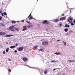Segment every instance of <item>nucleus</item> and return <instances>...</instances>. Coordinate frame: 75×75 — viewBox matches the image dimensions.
Segmentation results:
<instances>
[{"instance_id":"f257e3e1","label":"nucleus","mask_w":75,"mask_h":75,"mask_svg":"<svg viewBox=\"0 0 75 75\" xmlns=\"http://www.w3.org/2000/svg\"><path fill=\"white\" fill-rule=\"evenodd\" d=\"M9 29L11 31H15V30H14V26L13 25L9 27Z\"/></svg>"},{"instance_id":"f03ea898","label":"nucleus","mask_w":75,"mask_h":75,"mask_svg":"<svg viewBox=\"0 0 75 75\" xmlns=\"http://www.w3.org/2000/svg\"><path fill=\"white\" fill-rule=\"evenodd\" d=\"M42 45H43V46L46 47V46H47V45L48 44V42H47L44 41L42 42Z\"/></svg>"},{"instance_id":"7ed1b4c3","label":"nucleus","mask_w":75,"mask_h":75,"mask_svg":"<svg viewBox=\"0 0 75 75\" xmlns=\"http://www.w3.org/2000/svg\"><path fill=\"white\" fill-rule=\"evenodd\" d=\"M23 48H24V47H23V46L19 47L18 49V51H23Z\"/></svg>"},{"instance_id":"20e7f679","label":"nucleus","mask_w":75,"mask_h":75,"mask_svg":"<svg viewBox=\"0 0 75 75\" xmlns=\"http://www.w3.org/2000/svg\"><path fill=\"white\" fill-rule=\"evenodd\" d=\"M7 34L6 32H0V35H6Z\"/></svg>"},{"instance_id":"39448f33","label":"nucleus","mask_w":75,"mask_h":75,"mask_svg":"<svg viewBox=\"0 0 75 75\" xmlns=\"http://www.w3.org/2000/svg\"><path fill=\"white\" fill-rule=\"evenodd\" d=\"M25 66H26V67H28L29 68H33V69H38V70H39V69H38V68H35V67H30V66H29L28 65H25Z\"/></svg>"},{"instance_id":"423d86ee","label":"nucleus","mask_w":75,"mask_h":75,"mask_svg":"<svg viewBox=\"0 0 75 75\" xmlns=\"http://www.w3.org/2000/svg\"><path fill=\"white\" fill-rule=\"evenodd\" d=\"M66 19V18L65 17H62V18H60V21H62V20H65Z\"/></svg>"},{"instance_id":"0eeeda50","label":"nucleus","mask_w":75,"mask_h":75,"mask_svg":"<svg viewBox=\"0 0 75 75\" xmlns=\"http://www.w3.org/2000/svg\"><path fill=\"white\" fill-rule=\"evenodd\" d=\"M13 35H6L5 36V37H12V36H13Z\"/></svg>"},{"instance_id":"6e6552de","label":"nucleus","mask_w":75,"mask_h":75,"mask_svg":"<svg viewBox=\"0 0 75 75\" xmlns=\"http://www.w3.org/2000/svg\"><path fill=\"white\" fill-rule=\"evenodd\" d=\"M23 60L24 61H27L28 59L26 57H24L23 58Z\"/></svg>"},{"instance_id":"1a4fd4ad","label":"nucleus","mask_w":75,"mask_h":75,"mask_svg":"<svg viewBox=\"0 0 75 75\" xmlns=\"http://www.w3.org/2000/svg\"><path fill=\"white\" fill-rule=\"evenodd\" d=\"M17 46L16 45H14L11 46L10 47V48H12V49H13L14 48H16V47Z\"/></svg>"},{"instance_id":"9d476101","label":"nucleus","mask_w":75,"mask_h":75,"mask_svg":"<svg viewBox=\"0 0 75 75\" xmlns=\"http://www.w3.org/2000/svg\"><path fill=\"white\" fill-rule=\"evenodd\" d=\"M59 21V20L58 19H54V22H55V23H57V22H58V21Z\"/></svg>"},{"instance_id":"9b49d317","label":"nucleus","mask_w":75,"mask_h":75,"mask_svg":"<svg viewBox=\"0 0 75 75\" xmlns=\"http://www.w3.org/2000/svg\"><path fill=\"white\" fill-rule=\"evenodd\" d=\"M23 31H25L27 30V27L26 26H24L23 27Z\"/></svg>"},{"instance_id":"f8f14e48","label":"nucleus","mask_w":75,"mask_h":75,"mask_svg":"<svg viewBox=\"0 0 75 75\" xmlns=\"http://www.w3.org/2000/svg\"><path fill=\"white\" fill-rule=\"evenodd\" d=\"M5 25L2 23H0V27H4Z\"/></svg>"},{"instance_id":"ddd939ff","label":"nucleus","mask_w":75,"mask_h":75,"mask_svg":"<svg viewBox=\"0 0 75 75\" xmlns=\"http://www.w3.org/2000/svg\"><path fill=\"white\" fill-rule=\"evenodd\" d=\"M75 62V60L67 61V62H69V63L71 62Z\"/></svg>"},{"instance_id":"4468645a","label":"nucleus","mask_w":75,"mask_h":75,"mask_svg":"<svg viewBox=\"0 0 75 75\" xmlns=\"http://www.w3.org/2000/svg\"><path fill=\"white\" fill-rule=\"evenodd\" d=\"M54 54H56V55H58L59 54H61V53H60V52L57 53V52H56L54 53Z\"/></svg>"},{"instance_id":"2eb2a0df","label":"nucleus","mask_w":75,"mask_h":75,"mask_svg":"<svg viewBox=\"0 0 75 75\" xmlns=\"http://www.w3.org/2000/svg\"><path fill=\"white\" fill-rule=\"evenodd\" d=\"M68 31V28H65L64 29V31L65 32H67Z\"/></svg>"},{"instance_id":"dca6fc26","label":"nucleus","mask_w":75,"mask_h":75,"mask_svg":"<svg viewBox=\"0 0 75 75\" xmlns=\"http://www.w3.org/2000/svg\"><path fill=\"white\" fill-rule=\"evenodd\" d=\"M65 27H69V25L66 24L65 26Z\"/></svg>"},{"instance_id":"f3484780","label":"nucleus","mask_w":75,"mask_h":75,"mask_svg":"<svg viewBox=\"0 0 75 75\" xmlns=\"http://www.w3.org/2000/svg\"><path fill=\"white\" fill-rule=\"evenodd\" d=\"M39 52H40L41 51H42L43 52V51H44V50L42 49H40L39 50Z\"/></svg>"},{"instance_id":"a211bd4d","label":"nucleus","mask_w":75,"mask_h":75,"mask_svg":"<svg viewBox=\"0 0 75 75\" xmlns=\"http://www.w3.org/2000/svg\"><path fill=\"white\" fill-rule=\"evenodd\" d=\"M8 50H9V48L8 47L7 48V49H6V52H8Z\"/></svg>"},{"instance_id":"6ab92c4d","label":"nucleus","mask_w":75,"mask_h":75,"mask_svg":"<svg viewBox=\"0 0 75 75\" xmlns=\"http://www.w3.org/2000/svg\"><path fill=\"white\" fill-rule=\"evenodd\" d=\"M15 30H16V31H19V29H18V28H14Z\"/></svg>"},{"instance_id":"aec40b11","label":"nucleus","mask_w":75,"mask_h":75,"mask_svg":"<svg viewBox=\"0 0 75 75\" xmlns=\"http://www.w3.org/2000/svg\"><path fill=\"white\" fill-rule=\"evenodd\" d=\"M33 16H31L29 19V20H33Z\"/></svg>"},{"instance_id":"412c9836","label":"nucleus","mask_w":75,"mask_h":75,"mask_svg":"<svg viewBox=\"0 0 75 75\" xmlns=\"http://www.w3.org/2000/svg\"><path fill=\"white\" fill-rule=\"evenodd\" d=\"M44 72L45 74H46L47 73V69L45 70Z\"/></svg>"},{"instance_id":"4be33fe9","label":"nucleus","mask_w":75,"mask_h":75,"mask_svg":"<svg viewBox=\"0 0 75 75\" xmlns=\"http://www.w3.org/2000/svg\"><path fill=\"white\" fill-rule=\"evenodd\" d=\"M16 23V22L15 21H12V23H14V24H15Z\"/></svg>"},{"instance_id":"5701e85b","label":"nucleus","mask_w":75,"mask_h":75,"mask_svg":"<svg viewBox=\"0 0 75 75\" xmlns=\"http://www.w3.org/2000/svg\"><path fill=\"white\" fill-rule=\"evenodd\" d=\"M47 22V21L45 20L43 21V24H44V23H46Z\"/></svg>"},{"instance_id":"b1692460","label":"nucleus","mask_w":75,"mask_h":75,"mask_svg":"<svg viewBox=\"0 0 75 75\" xmlns=\"http://www.w3.org/2000/svg\"><path fill=\"white\" fill-rule=\"evenodd\" d=\"M63 42L64 43V45L65 46H66V44H67V43L66 42H64V41H63Z\"/></svg>"},{"instance_id":"393cba45","label":"nucleus","mask_w":75,"mask_h":75,"mask_svg":"<svg viewBox=\"0 0 75 75\" xmlns=\"http://www.w3.org/2000/svg\"><path fill=\"white\" fill-rule=\"evenodd\" d=\"M4 16H6L7 15V13L6 12H4Z\"/></svg>"},{"instance_id":"a878e982","label":"nucleus","mask_w":75,"mask_h":75,"mask_svg":"<svg viewBox=\"0 0 75 75\" xmlns=\"http://www.w3.org/2000/svg\"><path fill=\"white\" fill-rule=\"evenodd\" d=\"M31 16V13L28 16V18H30V16Z\"/></svg>"},{"instance_id":"bb28decb","label":"nucleus","mask_w":75,"mask_h":75,"mask_svg":"<svg viewBox=\"0 0 75 75\" xmlns=\"http://www.w3.org/2000/svg\"><path fill=\"white\" fill-rule=\"evenodd\" d=\"M51 62H56L54 60H51Z\"/></svg>"},{"instance_id":"cd10ccee","label":"nucleus","mask_w":75,"mask_h":75,"mask_svg":"<svg viewBox=\"0 0 75 75\" xmlns=\"http://www.w3.org/2000/svg\"><path fill=\"white\" fill-rule=\"evenodd\" d=\"M1 16H2V17H4V13H1Z\"/></svg>"},{"instance_id":"c85d7f7f","label":"nucleus","mask_w":75,"mask_h":75,"mask_svg":"<svg viewBox=\"0 0 75 75\" xmlns=\"http://www.w3.org/2000/svg\"><path fill=\"white\" fill-rule=\"evenodd\" d=\"M59 69V68H58V69H53V71H55V70H57V69Z\"/></svg>"},{"instance_id":"c756f323","label":"nucleus","mask_w":75,"mask_h":75,"mask_svg":"<svg viewBox=\"0 0 75 75\" xmlns=\"http://www.w3.org/2000/svg\"><path fill=\"white\" fill-rule=\"evenodd\" d=\"M34 47H35L36 50H37L38 49V48H37V46H34Z\"/></svg>"},{"instance_id":"7c9ffc66","label":"nucleus","mask_w":75,"mask_h":75,"mask_svg":"<svg viewBox=\"0 0 75 75\" xmlns=\"http://www.w3.org/2000/svg\"><path fill=\"white\" fill-rule=\"evenodd\" d=\"M2 20V16H0V20Z\"/></svg>"},{"instance_id":"2f4dec72","label":"nucleus","mask_w":75,"mask_h":75,"mask_svg":"<svg viewBox=\"0 0 75 75\" xmlns=\"http://www.w3.org/2000/svg\"><path fill=\"white\" fill-rule=\"evenodd\" d=\"M5 53H6V52H5V51H4V52H3V54H5Z\"/></svg>"},{"instance_id":"473e14b6","label":"nucleus","mask_w":75,"mask_h":75,"mask_svg":"<svg viewBox=\"0 0 75 75\" xmlns=\"http://www.w3.org/2000/svg\"><path fill=\"white\" fill-rule=\"evenodd\" d=\"M71 25H74V23H71Z\"/></svg>"},{"instance_id":"72a5a7b5","label":"nucleus","mask_w":75,"mask_h":75,"mask_svg":"<svg viewBox=\"0 0 75 75\" xmlns=\"http://www.w3.org/2000/svg\"><path fill=\"white\" fill-rule=\"evenodd\" d=\"M27 23H28V24H30V22H29V21H27Z\"/></svg>"},{"instance_id":"f704fd0d","label":"nucleus","mask_w":75,"mask_h":75,"mask_svg":"<svg viewBox=\"0 0 75 75\" xmlns=\"http://www.w3.org/2000/svg\"><path fill=\"white\" fill-rule=\"evenodd\" d=\"M73 31H72V30H70L69 31V33H73Z\"/></svg>"},{"instance_id":"c9c22d12","label":"nucleus","mask_w":75,"mask_h":75,"mask_svg":"<svg viewBox=\"0 0 75 75\" xmlns=\"http://www.w3.org/2000/svg\"><path fill=\"white\" fill-rule=\"evenodd\" d=\"M9 72H11V70L10 69H9Z\"/></svg>"},{"instance_id":"e433bc0d","label":"nucleus","mask_w":75,"mask_h":75,"mask_svg":"<svg viewBox=\"0 0 75 75\" xmlns=\"http://www.w3.org/2000/svg\"><path fill=\"white\" fill-rule=\"evenodd\" d=\"M21 22H23H23H24V20H22L21 21Z\"/></svg>"},{"instance_id":"4c0bfd02","label":"nucleus","mask_w":75,"mask_h":75,"mask_svg":"<svg viewBox=\"0 0 75 75\" xmlns=\"http://www.w3.org/2000/svg\"><path fill=\"white\" fill-rule=\"evenodd\" d=\"M70 20L71 21H72L73 20V19H72V18H70Z\"/></svg>"},{"instance_id":"58836bf2","label":"nucleus","mask_w":75,"mask_h":75,"mask_svg":"<svg viewBox=\"0 0 75 75\" xmlns=\"http://www.w3.org/2000/svg\"><path fill=\"white\" fill-rule=\"evenodd\" d=\"M14 52H15V53L17 52V50H15Z\"/></svg>"},{"instance_id":"ea45409f","label":"nucleus","mask_w":75,"mask_h":75,"mask_svg":"<svg viewBox=\"0 0 75 75\" xmlns=\"http://www.w3.org/2000/svg\"><path fill=\"white\" fill-rule=\"evenodd\" d=\"M67 21H68V22H69L70 21V20L69 19H68L67 20Z\"/></svg>"},{"instance_id":"a19ab883","label":"nucleus","mask_w":75,"mask_h":75,"mask_svg":"<svg viewBox=\"0 0 75 75\" xmlns=\"http://www.w3.org/2000/svg\"><path fill=\"white\" fill-rule=\"evenodd\" d=\"M60 41L61 40H57V41Z\"/></svg>"},{"instance_id":"79ce46f5","label":"nucleus","mask_w":75,"mask_h":75,"mask_svg":"<svg viewBox=\"0 0 75 75\" xmlns=\"http://www.w3.org/2000/svg\"><path fill=\"white\" fill-rule=\"evenodd\" d=\"M59 25H60V27H61V26H62V24H60Z\"/></svg>"},{"instance_id":"37998d69","label":"nucleus","mask_w":75,"mask_h":75,"mask_svg":"<svg viewBox=\"0 0 75 75\" xmlns=\"http://www.w3.org/2000/svg\"><path fill=\"white\" fill-rule=\"evenodd\" d=\"M17 45H18V43H16V46L17 47Z\"/></svg>"},{"instance_id":"c03bdc74","label":"nucleus","mask_w":75,"mask_h":75,"mask_svg":"<svg viewBox=\"0 0 75 75\" xmlns=\"http://www.w3.org/2000/svg\"><path fill=\"white\" fill-rule=\"evenodd\" d=\"M62 16H64V14L63 13V14H62Z\"/></svg>"},{"instance_id":"a18cd8bd","label":"nucleus","mask_w":75,"mask_h":75,"mask_svg":"<svg viewBox=\"0 0 75 75\" xmlns=\"http://www.w3.org/2000/svg\"><path fill=\"white\" fill-rule=\"evenodd\" d=\"M74 24H75V19L74 20Z\"/></svg>"},{"instance_id":"49530a36","label":"nucleus","mask_w":75,"mask_h":75,"mask_svg":"<svg viewBox=\"0 0 75 75\" xmlns=\"http://www.w3.org/2000/svg\"><path fill=\"white\" fill-rule=\"evenodd\" d=\"M33 19H35V20H36V19H35V18H33Z\"/></svg>"},{"instance_id":"de8ad7c7","label":"nucleus","mask_w":75,"mask_h":75,"mask_svg":"<svg viewBox=\"0 0 75 75\" xmlns=\"http://www.w3.org/2000/svg\"><path fill=\"white\" fill-rule=\"evenodd\" d=\"M1 12H2V11L0 10V13H1Z\"/></svg>"},{"instance_id":"09e8293b","label":"nucleus","mask_w":75,"mask_h":75,"mask_svg":"<svg viewBox=\"0 0 75 75\" xmlns=\"http://www.w3.org/2000/svg\"><path fill=\"white\" fill-rule=\"evenodd\" d=\"M9 61H11V59H9Z\"/></svg>"},{"instance_id":"8fccbe9b","label":"nucleus","mask_w":75,"mask_h":75,"mask_svg":"<svg viewBox=\"0 0 75 75\" xmlns=\"http://www.w3.org/2000/svg\"><path fill=\"white\" fill-rule=\"evenodd\" d=\"M69 23L71 24V22L70 21L69 22Z\"/></svg>"},{"instance_id":"3c124183","label":"nucleus","mask_w":75,"mask_h":75,"mask_svg":"<svg viewBox=\"0 0 75 75\" xmlns=\"http://www.w3.org/2000/svg\"><path fill=\"white\" fill-rule=\"evenodd\" d=\"M18 23H20V21H18Z\"/></svg>"},{"instance_id":"603ef678","label":"nucleus","mask_w":75,"mask_h":75,"mask_svg":"<svg viewBox=\"0 0 75 75\" xmlns=\"http://www.w3.org/2000/svg\"><path fill=\"white\" fill-rule=\"evenodd\" d=\"M70 13H71V11L70 10Z\"/></svg>"},{"instance_id":"864d4df0","label":"nucleus","mask_w":75,"mask_h":75,"mask_svg":"<svg viewBox=\"0 0 75 75\" xmlns=\"http://www.w3.org/2000/svg\"><path fill=\"white\" fill-rule=\"evenodd\" d=\"M28 27L29 28V27L28 26Z\"/></svg>"},{"instance_id":"5fc2aeb1","label":"nucleus","mask_w":75,"mask_h":75,"mask_svg":"<svg viewBox=\"0 0 75 75\" xmlns=\"http://www.w3.org/2000/svg\"><path fill=\"white\" fill-rule=\"evenodd\" d=\"M63 75H65V74H63Z\"/></svg>"},{"instance_id":"6e6d98bb","label":"nucleus","mask_w":75,"mask_h":75,"mask_svg":"<svg viewBox=\"0 0 75 75\" xmlns=\"http://www.w3.org/2000/svg\"><path fill=\"white\" fill-rule=\"evenodd\" d=\"M27 19H28V18H27L26 19V20H27Z\"/></svg>"},{"instance_id":"4d7b16f0","label":"nucleus","mask_w":75,"mask_h":75,"mask_svg":"<svg viewBox=\"0 0 75 75\" xmlns=\"http://www.w3.org/2000/svg\"><path fill=\"white\" fill-rule=\"evenodd\" d=\"M37 1H38V0H37Z\"/></svg>"},{"instance_id":"13d9d810","label":"nucleus","mask_w":75,"mask_h":75,"mask_svg":"<svg viewBox=\"0 0 75 75\" xmlns=\"http://www.w3.org/2000/svg\"><path fill=\"white\" fill-rule=\"evenodd\" d=\"M67 4H68V3H67Z\"/></svg>"}]
</instances>
